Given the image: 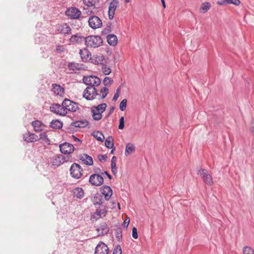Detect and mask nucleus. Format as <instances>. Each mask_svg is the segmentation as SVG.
<instances>
[{"label": "nucleus", "mask_w": 254, "mask_h": 254, "mask_svg": "<svg viewBox=\"0 0 254 254\" xmlns=\"http://www.w3.org/2000/svg\"><path fill=\"white\" fill-rule=\"evenodd\" d=\"M85 45L91 48H98L101 46L103 43L101 37L97 35H91L86 37L84 39Z\"/></svg>", "instance_id": "1"}, {"label": "nucleus", "mask_w": 254, "mask_h": 254, "mask_svg": "<svg viewBox=\"0 0 254 254\" xmlns=\"http://www.w3.org/2000/svg\"><path fill=\"white\" fill-rule=\"evenodd\" d=\"M85 6L83 9L88 14H94L98 11V7L96 6L99 3V0H82Z\"/></svg>", "instance_id": "2"}, {"label": "nucleus", "mask_w": 254, "mask_h": 254, "mask_svg": "<svg viewBox=\"0 0 254 254\" xmlns=\"http://www.w3.org/2000/svg\"><path fill=\"white\" fill-rule=\"evenodd\" d=\"M83 82L88 86L95 87L99 86L101 83L100 79L96 76L89 75L84 76L83 78Z\"/></svg>", "instance_id": "3"}, {"label": "nucleus", "mask_w": 254, "mask_h": 254, "mask_svg": "<svg viewBox=\"0 0 254 254\" xmlns=\"http://www.w3.org/2000/svg\"><path fill=\"white\" fill-rule=\"evenodd\" d=\"M99 96L95 87L88 86L83 93V97L87 100H92Z\"/></svg>", "instance_id": "4"}, {"label": "nucleus", "mask_w": 254, "mask_h": 254, "mask_svg": "<svg viewBox=\"0 0 254 254\" xmlns=\"http://www.w3.org/2000/svg\"><path fill=\"white\" fill-rule=\"evenodd\" d=\"M71 162V157H64L62 155H56L51 158V163L52 165L58 167L64 162Z\"/></svg>", "instance_id": "5"}, {"label": "nucleus", "mask_w": 254, "mask_h": 254, "mask_svg": "<svg viewBox=\"0 0 254 254\" xmlns=\"http://www.w3.org/2000/svg\"><path fill=\"white\" fill-rule=\"evenodd\" d=\"M63 106L65 108L66 112L70 111L75 112L78 109V105L69 99H65L63 102Z\"/></svg>", "instance_id": "6"}, {"label": "nucleus", "mask_w": 254, "mask_h": 254, "mask_svg": "<svg viewBox=\"0 0 254 254\" xmlns=\"http://www.w3.org/2000/svg\"><path fill=\"white\" fill-rule=\"evenodd\" d=\"M107 212V207L105 206H102L97 208L96 211L92 214L91 220L92 221H97L98 219L105 216Z\"/></svg>", "instance_id": "7"}, {"label": "nucleus", "mask_w": 254, "mask_h": 254, "mask_svg": "<svg viewBox=\"0 0 254 254\" xmlns=\"http://www.w3.org/2000/svg\"><path fill=\"white\" fill-rule=\"evenodd\" d=\"M69 171L72 177L79 179L82 175L83 169L79 165L74 163L71 166Z\"/></svg>", "instance_id": "8"}, {"label": "nucleus", "mask_w": 254, "mask_h": 254, "mask_svg": "<svg viewBox=\"0 0 254 254\" xmlns=\"http://www.w3.org/2000/svg\"><path fill=\"white\" fill-rule=\"evenodd\" d=\"M88 25L93 29H96L101 27L102 26V22L97 16H91L88 19Z\"/></svg>", "instance_id": "9"}, {"label": "nucleus", "mask_w": 254, "mask_h": 254, "mask_svg": "<svg viewBox=\"0 0 254 254\" xmlns=\"http://www.w3.org/2000/svg\"><path fill=\"white\" fill-rule=\"evenodd\" d=\"M65 13L66 16L72 19H78L81 15V11L75 7L68 8Z\"/></svg>", "instance_id": "10"}, {"label": "nucleus", "mask_w": 254, "mask_h": 254, "mask_svg": "<svg viewBox=\"0 0 254 254\" xmlns=\"http://www.w3.org/2000/svg\"><path fill=\"white\" fill-rule=\"evenodd\" d=\"M198 174H199L203 181L208 185L211 186L213 184L211 176L208 173L205 169H199L198 171Z\"/></svg>", "instance_id": "11"}, {"label": "nucleus", "mask_w": 254, "mask_h": 254, "mask_svg": "<svg viewBox=\"0 0 254 254\" xmlns=\"http://www.w3.org/2000/svg\"><path fill=\"white\" fill-rule=\"evenodd\" d=\"M56 32L64 36L71 34V29L67 23H63L57 26Z\"/></svg>", "instance_id": "12"}, {"label": "nucleus", "mask_w": 254, "mask_h": 254, "mask_svg": "<svg viewBox=\"0 0 254 254\" xmlns=\"http://www.w3.org/2000/svg\"><path fill=\"white\" fill-rule=\"evenodd\" d=\"M89 181L93 186H99L103 184L104 179L101 175L94 174L90 176Z\"/></svg>", "instance_id": "13"}, {"label": "nucleus", "mask_w": 254, "mask_h": 254, "mask_svg": "<svg viewBox=\"0 0 254 254\" xmlns=\"http://www.w3.org/2000/svg\"><path fill=\"white\" fill-rule=\"evenodd\" d=\"M50 109L52 112L60 116H64L67 114V112L65 111V108L63 106V103L62 105L58 104H53L51 106Z\"/></svg>", "instance_id": "14"}, {"label": "nucleus", "mask_w": 254, "mask_h": 254, "mask_svg": "<svg viewBox=\"0 0 254 254\" xmlns=\"http://www.w3.org/2000/svg\"><path fill=\"white\" fill-rule=\"evenodd\" d=\"M60 151L62 153L70 154L74 150V147L72 144L64 142L60 145Z\"/></svg>", "instance_id": "15"}, {"label": "nucleus", "mask_w": 254, "mask_h": 254, "mask_svg": "<svg viewBox=\"0 0 254 254\" xmlns=\"http://www.w3.org/2000/svg\"><path fill=\"white\" fill-rule=\"evenodd\" d=\"M119 2L117 0H113L109 4L108 9V15L110 19H113L115 10L118 5Z\"/></svg>", "instance_id": "16"}, {"label": "nucleus", "mask_w": 254, "mask_h": 254, "mask_svg": "<svg viewBox=\"0 0 254 254\" xmlns=\"http://www.w3.org/2000/svg\"><path fill=\"white\" fill-rule=\"evenodd\" d=\"M108 248L106 245L102 242H100L96 247L95 254H107Z\"/></svg>", "instance_id": "17"}, {"label": "nucleus", "mask_w": 254, "mask_h": 254, "mask_svg": "<svg viewBox=\"0 0 254 254\" xmlns=\"http://www.w3.org/2000/svg\"><path fill=\"white\" fill-rule=\"evenodd\" d=\"M79 159L84 164L88 166L93 165V161L92 158L88 155L87 154H82L78 156Z\"/></svg>", "instance_id": "18"}, {"label": "nucleus", "mask_w": 254, "mask_h": 254, "mask_svg": "<svg viewBox=\"0 0 254 254\" xmlns=\"http://www.w3.org/2000/svg\"><path fill=\"white\" fill-rule=\"evenodd\" d=\"M23 139L27 142H34L39 140V137L34 133L28 132L23 135Z\"/></svg>", "instance_id": "19"}, {"label": "nucleus", "mask_w": 254, "mask_h": 254, "mask_svg": "<svg viewBox=\"0 0 254 254\" xmlns=\"http://www.w3.org/2000/svg\"><path fill=\"white\" fill-rule=\"evenodd\" d=\"M79 54L81 60L84 62H86L91 59V54L86 48L80 50Z\"/></svg>", "instance_id": "20"}, {"label": "nucleus", "mask_w": 254, "mask_h": 254, "mask_svg": "<svg viewBox=\"0 0 254 254\" xmlns=\"http://www.w3.org/2000/svg\"><path fill=\"white\" fill-rule=\"evenodd\" d=\"M101 193L104 196L105 199L108 200L112 194V190L110 187L104 186L102 188Z\"/></svg>", "instance_id": "21"}, {"label": "nucleus", "mask_w": 254, "mask_h": 254, "mask_svg": "<svg viewBox=\"0 0 254 254\" xmlns=\"http://www.w3.org/2000/svg\"><path fill=\"white\" fill-rule=\"evenodd\" d=\"M52 90L55 94L61 96H62L64 93V88L57 84H52Z\"/></svg>", "instance_id": "22"}, {"label": "nucleus", "mask_w": 254, "mask_h": 254, "mask_svg": "<svg viewBox=\"0 0 254 254\" xmlns=\"http://www.w3.org/2000/svg\"><path fill=\"white\" fill-rule=\"evenodd\" d=\"M32 126L36 132H39L43 130L45 127L43 123L38 120L32 122Z\"/></svg>", "instance_id": "23"}, {"label": "nucleus", "mask_w": 254, "mask_h": 254, "mask_svg": "<svg viewBox=\"0 0 254 254\" xmlns=\"http://www.w3.org/2000/svg\"><path fill=\"white\" fill-rule=\"evenodd\" d=\"M103 202L104 199L101 194L97 193L94 195L93 198V203L94 205H101Z\"/></svg>", "instance_id": "24"}, {"label": "nucleus", "mask_w": 254, "mask_h": 254, "mask_svg": "<svg viewBox=\"0 0 254 254\" xmlns=\"http://www.w3.org/2000/svg\"><path fill=\"white\" fill-rule=\"evenodd\" d=\"M109 228L106 224L101 225L97 229L99 235H104L108 233Z\"/></svg>", "instance_id": "25"}, {"label": "nucleus", "mask_w": 254, "mask_h": 254, "mask_svg": "<svg viewBox=\"0 0 254 254\" xmlns=\"http://www.w3.org/2000/svg\"><path fill=\"white\" fill-rule=\"evenodd\" d=\"M107 41L108 44L112 46H115L117 45L118 42V38L114 34H110L107 37Z\"/></svg>", "instance_id": "26"}, {"label": "nucleus", "mask_w": 254, "mask_h": 254, "mask_svg": "<svg viewBox=\"0 0 254 254\" xmlns=\"http://www.w3.org/2000/svg\"><path fill=\"white\" fill-rule=\"evenodd\" d=\"M92 61V63L96 64H103V62L104 60V57L102 55L100 56H94L92 58L90 59Z\"/></svg>", "instance_id": "27"}, {"label": "nucleus", "mask_w": 254, "mask_h": 254, "mask_svg": "<svg viewBox=\"0 0 254 254\" xmlns=\"http://www.w3.org/2000/svg\"><path fill=\"white\" fill-rule=\"evenodd\" d=\"M67 67L70 70H79L82 69V65L78 63L71 62L68 64Z\"/></svg>", "instance_id": "28"}, {"label": "nucleus", "mask_w": 254, "mask_h": 254, "mask_svg": "<svg viewBox=\"0 0 254 254\" xmlns=\"http://www.w3.org/2000/svg\"><path fill=\"white\" fill-rule=\"evenodd\" d=\"M135 147L134 145L131 143H127L126 146L125 154L128 155L132 154L135 151Z\"/></svg>", "instance_id": "29"}, {"label": "nucleus", "mask_w": 254, "mask_h": 254, "mask_svg": "<svg viewBox=\"0 0 254 254\" xmlns=\"http://www.w3.org/2000/svg\"><path fill=\"white\" fill-rule=\"evenodd\" d=\"M88 124V122L86 120L78 121L73 122L72 126L76 127H84Z\"/></svg>", "instance_id": "30"}, {"label": "nucleus", "mask_w": 254, "mask_h": 254, "mask_svg": "<svg viewBox=\"0 0 254 254\" xmlns=\"http://www.w3.org/2000/svg\"><path fill=\"white\" fill-rule=\"evenodd\" d=\"M92 116L93 120L95 121H99L102 118V113L100 112L95 111V109L91 108Z\"/></svg>", "instance_id": "31"}, {"label": "nucleus", "mask_w": 254, "mask_h": 254, "mask_svg": "<svg viewBox=\"0 0 254 254\" xmlns=\"http://www.w3.org/2000/svg\"><path fill=\"white\" fill-rule=\"evenodd\" d=\"M63 127V123L59 120H53L51 122L50 127L54 129H60Z\"/></svg>", "instance_id": "32"}, {"label": "nucleus", "mask_w": 254, "mask_h": 254, "mask_svg": "<svg viewBox=\"0 0 254 254\" xmlns=\"http://www.w3.org/2000/svg\"><path fill=\"white\" fill-rule=\"evenodd\" d=\"M73 194L76 197L81 198L84 196V193L82 189L77 188L73 190Z\"/></svg>", "instance_id": "33"}, {"label": "nucleus", "mask_w": 254, "mask_h": 254, "mask_svg": "<svg viewBox=\"0 0 254 254\" xmlns=\"http://www.w3.org/2000/svg\"><path fill=\"white\" fill-rule=\"evenodd\" d=\"M93 136L97 140L100 141H103L104 139V135L103 133L99 131H95L92 133Z\"/></svg>", "instance_id": "34"}, {"label": "nucleus", "mask_w": 254, "mask_h": 254, "mask_svg": "<svg viewBox=\"0 0 254 254\" xmlns=\"http://www.w3.org/2000/svg\"><path fill=\"white\" fill-rule=\"evenodd\" d=\"M39 140H40V142L42 143H46L47 144H49L50 143V140L49 139L47 134L45 132L40 133Z\"/></svg>", "instance_id": "35"}, {"label": "nucleus", "mask_w": 254, "mask_h": 254, "mask_svg": "<svg viewBox=\"0 0 254 254\" xmlns=\"http://www.w3.org/2000/svg\"><path fill=\"white\" fill-rule=\"evenodd\" d=\"M107 107V104L106 103H102L98 105L97 106H93L92 108L95 109V111L100 112L103 113Z\"/></svg>", "instance_id": "36"}, {"label": "nucleus", "mask_w": 254, "mask_h": 254, "mask_svg": "<svg viewBox=\"0 0 254 254\" xmlns=\"http://www.w3.org/2000/svg\"><path fill=\"white\" fill-rule=\"evenodd\" d=\"M211 5L210 3L208 2H205L201 5L200 6V10H201L202 13H205L210 8Z\"/></svg>", "instance_id": "37"}, {"label": "nucleus", "mask_w": 254, "mask_h": 254, "mask_svg": "<svg viewBox=\"0 0 254 254\" xmlns=\"http://www.w3.org/2000/svg\"><path fill=\"white\" fill-rule=\"evenodd\" d=\"M105 146L108 148L114 147L113 139L111 136H109L105 141Z\"/></svg>", "instance_id": "38"}, {"label": "nucleus", "mask_w": 254, "mask_h": 254, "mask_svg": "<svg viewBox=\"0 0 254 254\" xmlns=\"http://www.w3.org/2000/svg\"><path fill=\"white\" fill-rule=\"evenodd\" d=\"M82 39V37H80L78 34H75L72 35L70 38L69 39V41L71 43H79L80 42L81 39Z\"/></svg>", "instance_id": "39"}, {"label": "nucleus", "mask_w": 254, "mask_h": 254, "mask_svg": "<svg viewBox=\"0 0 254 254\" xmlns=\"http://www.w3.org/2000/svg\"><path fill=\"white\" fill-rule=\"evenodd\" d=\"M101 70L105 75H109L111 72V68L107 65L103 64L102 65Z\"/></svg>", "instance_id": "40"}, {"label": "nucleus", "mask_w": 254, "mask_h": 254, "mask_svg": "<svg viewBox=\"0 0 254 254\" xmlns=\"http://www.w3.org/2000/svg\"><path fill=\"white\" fill-rule=\"evenodd\" d=\"M100 92L101 93H102V96H100V95L99 96V99H103L105 98L108 95V94L109 93V90L107 87H104L101 89Z\"/></svg>", "instance_id": "41"}, {"label": "nucleus", "mask_w": 254, "mask_h": 254, "mask_svg": "<svg viewBox=\"0 0 254 254\" xmlns=\"http://www.w3.org/2000/svg\"><path fill=\"white\" fill-rule=\"evenodd\" d=\"M244 254H254V251L250 247L246 246L243 249Z\"/></svg>", "instance_id": "42"}, {"label": "nucleus", "mask_w": 254, "mask_h": 254, "mask_svg": "<svg viewBox=\"0 0 254 254\" xmlns=\"http://www.w3.org/2000/svg\"><path fill=\"white\" fill-rule=\"evenodd\" d=\"M127 104V100L123 99L120 104V109L122 111H124L125 110Z\"/></svg>", "instance_id": "43"}, {"label": "nucleus", "mask_w": 254, "mask_h": 254, "mask_svg": "<svg viewBox=\"0 0 254 254\" xmlns=\"http://www.w3.org/2000/svg\"><path fill=\"white\" fill-rule=\"evenodd\" d=\"M113 82V80L108 77H106L103 80V84L105 86L110 85Z\"/></svg>", "instance_id": "44"}, {"label": "nucleus", "mask_w": 254, "mask_h": 254, "mask_svg": "<svg viewBox=\"0 0 254 254\" xmlns=\"http://www.w3.org/2000/svg\"><path fill=\"white\" fill-rule=\"evenodd\" d=\"M113 254H122V248L121 246L117 245L115 248Z\"/></svg>", "instance_id": "45"}, {"label": "nucleus", "mask_w": 254, "mask_h": 254, "mask_svg": "<svg viewBox=\"0 0 254 254\" xmlns=\"http://www.w3.org/2000/svg\"><path fill=\"white\" fill-rule=\"evenodd\" d=\"M227 4H233L235 5H239L241 2L240 0H226Z\"/></svg>", "instance_id": "46"}, {"label": "nucleus", "mask_w": 254, "mask_h": 254, "mask_svg": "<svg viewBox=\"0 0 254 254\" xmlns=\"http://www.w3.org/2000/svg\"><path fill=\"white\" fill-rule=\"evenodd\" d=\"M125 127V124H124V117H122L120 118L119 120V128L120 129H123Z\"/></svg>", "instance_id": "47"}, {"label": "nucleus", "mask_w": 254, "mask_h": 254, "mask_svg": "<svg viewBox=\"0 0 254 254\" xmlns=\"http://www.w3.org/2000/svg\"><path fill=\"white\" fill-rule=\"evenodd\" d=\"M111 170L113 174L116 175L118 172L116 164H111Z\"/></svg>", "instance_id": "48"}, {"label": "nucleus", "mask_w": 254, "mask_h": 254, "mask_svg": "<svg viewBox=\"0 0 254 254\" xmlns=\"http://www.w3.org/2000/svg\"><path fill=\"white\" fill-rule=\"evenodd\" d=\"M132 236L134 239H137L138 238V234H137V230L135 227H133L132 229Z\"/></svg>", "instance_id": "49"}, {"label": "nucleus", "mask_w": 254, "mask_h": 254, "mask_svg": "<svg viewBox=\"0 0 254 254\" xmlns=\"http://www.w3.org/2000/svg\"><path fill=\"white\" fill-rule=\"evenodd\" d=\"M120 90L119 88H118L117 90H116V93H115L114 96H113V101H116L118 98L120 96Z\"/></svg>", "instance_id": "50"}, {"label": "nucleus", "mask_w": 254, "mask_h": 254, "mask_svg": "<svg viewBox=\"0 0 254 254\" xmlns=\"http://www.w3.org/2000/svg\"><path fill=\"white\" fill-rule=\"evenodd\" d=\"M107 156L106 155H99L98 156V159L100 162H104L107 159Z\"/></svg>", "instance_id": "51"}, {"label": "nucleus", "mask_w": 254, "mask_h": 254, "mask_svg": "<svg viewBox=\"0 0 254 254\" xmlns=\"http://www.w3.org/2000/svg\"><path fill=\"white\" fill-rule=\"evenodd\" d=\"M250 130L252 134L254 135V119H253L252 120Z\"/></svg>", "instance_id": "52"}, {"label": "nucleus", "mask_w": 254, "mask_h": 254, "mask_svg": "<svg viewBox=\"0 0 254 254\" xmlns=\"http://www.w3.org/2000/svg\"><path fill=\"white\" fill-rule=\"evenodd\" d=\"M64 46H57V48H56V50L60 52V53H62L64 51Z\"/></svg>", "instance_id": "53"}, {"label": "nucleus", "mask_w": 254, "mask_h": 254, "mask_svg": "<svg viewBox=\"0 0 254 254\" xmlns=\"http://www.w3.org/2000/svg\"><path fill=\"white\" fill-rule=\"evenodd\" d=\"M129 223V219H127L124 221L123 226L125 228H127Z\"/></svg>", "instance_id": "54"}, {"label": "nucleus", "mask_w": 254, "mask_h": 254, "mask_svg": "<svg viewBox=\"0 0 254 254\" xmlns=\"http://www.w3.org/2000/svg\"><path fill=\"white\" fill-rule=\"evenodd\" d=\"M217 3L219 5H224L227 4V2H226V0H222L221 1H218Z\"/></svg>", "instance_id": "55"}, {"label": "nucleus", "mask_w": 254, "mask_h": 254, "mask_svg": "<svg viewBox=\"0 0 254 254\" xmlns=\"http://www.w3.org/2000/svg\"><path fill=\"white\" fill-rule=\"evenodd\" d=\"M104 174L106 175L108 177V178L110 180H111L112 179L111 176L107 171H105L104 173H101V175H104Z\"/></svg>", "instance_id": "56"}, {"label": "nucleus", "mask_w": 254, "mask_h": 254, "mask_svg": "<svg viewBox=\"0 0 254 254\" xmlns=\"http://www.w3.org/2000/svg\"><path fill=\"white\" fill-rule=\"evenodd\" d=\"M117 158L116 156H113L111 160V164H116Z\"/></svg>", "instance_id": "57"}, {"label": "nucleus", "mask_w": 254, "mask_h": 254, "mask_svg": "<svg viewBox=\"0 0 254 254\" xmlns=\"http://www.w3.org/2000/svg\"><path fill=\"white\" fill-rule=\"evenodd\" d=\"M72 137L73 138V140L75 141H77V142H79L80 143H81V141L78 139V138H77L76 136H75L74 135H72Z\"/></svg>", "instance_id": "58"}, {"label": "nucleus", "mask_w": 254, "mask_h": 254, "mask_svg": "<svg viewBox=\"0 0 254 254\" xmlns=\"http://www.w3.org/2000/svg\"><path fill=\"white\" fill-rule=\"evenodd\" d=\"M161 2H162V5H163V7L165 8L166 7V5H165V0H161Z\"/></svg>", "instance_id": "59"}, {"label": "nucleus", "mask_w": 254, "mask_h": 254, "mask_svg": "<svg viewBox=\"0 0 254 254\" xmlns=\"http://www.w3.org/2000/svg\"><path fill=\"white\" fill-rule=\"evenodd\" d=\"M115 109V108L114 107H112L111 109H110V114H111L113 111Z\"/></svg>", "instance_id": "60"}, {"label": "nucleus", "mask_w": 254, "mask_h": 254, "mask_svg": "<svg viewBox=\"0 0 254 254\" xmlns=\"http://www.w3.org/2000/svg\"><path fill=\"white\" fill-rule=\"evenodd\" d=\"M100 171V169L99 168H97V169L95 170V172L96 173H99Z\"/></svg>", "instance_id": "61"}, {"label": "nucleus", "mask_w": 254, "mask_h": 254, "mask_svg": "<svg viewBox=\"0 0 254 254\" xmlns=\"http://www.w3.org/2000/svg\"><path fill=\"white\" fill-rule=\"evenodd\" d=\"M115 148H113L111 151V154H113L114 153V150H115Z\"/></svg>", "instance_id": "62"}, {"label": "nucleus", "mask_w": 254, "mask_h": 254, "mask_svg": "<svg viewBox=\"0 0 254 254\" xmlns=\"http://www.w3.org/2000/svg\"><path fill=\"white\" fill-rule=\"evenodd\" d=\"M125 1L126 3H127L130 1V0H125Z\"/></svg>", "instance_id": "63"}, {"label": "nucleus", "mask_w": 254, "mask_h": 254, "mask_svg": "<svg viewBox=\"0 0 254 254\" xmlns=\"http://www.w3.org/2000/svg\"><path fill=\"white\" fill-rule=\"evenodd\" d=\"M119 207L120 208V204L118 203Z\"/></svg>", "instance_id": "64"}]
</instances>
